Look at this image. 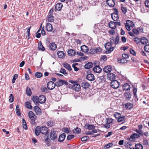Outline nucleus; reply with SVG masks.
Returning <instances> with one entry per match:
<instances>
[{
    "instance_id": "1",
    "label": "nucleus",
    "mask_w": 149,
    "mask_h": 149,
    "mask_svg": "<svg viewBox=\"0 0 149 149\" xmlns=\"http://www.w3.org/2000/svg\"><path fill=\"white\" fill-rule=\"evenodd\" d=\"M113 45L109 42H107L104 45V47L107 50L106 51V54L110 53L114 49V47Z\"/></svg>"
},
{
    "instance_id": "2",
    "label": "nucleus",
    "mask_w": 149,
    "mask_h": 149,
    "mask_svg": "<svg viewBox=\"0 0 149 149\" xmlns=\"http://www.w3.org/2000/svg\"><path fill=\"white\" fill-rule=\"evenodd\" d=\"M28 116L31 119V123L32 125L34 124L35 123V120L36 119V116L32 111H31L29 112Z\"/></svg>"
},
{
    "instance_id": "3",
    "label": "nucleus",
    "mask_w": 149,
    "mask_h": 149,
    "mask_svg": "<svg viewBox=\"0 0 149 149\" xmlns=\"http://www.w3.org/2000/svg\"><path fill=\"white\" fill-rule=\"evenodd\" d=\"M119 41V38L118 35L116 37H112L110 40V42L113 45L115 46L118 44Z\"/></svg>"
},
{
    "instance_id": "4",
    "label": "nucleus",
    "mask_w": 149,
    "mask_h": 149,
    "mask_svg": "<svg viewBox=\"0 0 149 149\" xmlns=\"http://www.w3.org/2000/svg\"><path fill=\"white\" fill-rule=\"evenodd\" d=\"M114 12L111 14V16L113 19L115 21L118 20L119 19V17L118 15V11L116 9H114Z\"/></svg>"
},
{
    "instance_id": "5",
    "label": "nucleus",
    "mask_w": 149,
    "mask_h": 149,
    "mask_svg": "<svg viewBox=\"0 0 149 149\" xmlns=\"http://www.w3.org/2000/svg\"><path fill=\"white\" fill-rule=\"evenodd\" d=\"M128 55L127 54H123L122 55V58L120 60H118V61L119 62L124 63H126L127 62V59L128 58Z\"/></svg>"
},
{
    "instance_id": "6",
    "label": "nucleus",
    "mask_w": 149,
    "mask_h": 149,
    "mask_svg": "<svg viewBox=\"0 0 149 149\" xmlns=\"http://www.w3.org/2000/svg\"><path fill=\"white\" fill-rule=\"evenodd\" d=\"M50 138L53 141H54L57 139V135L56 131L54 129L51 130L50 133Z\"/></svg>"
},
{
    "instance_id": "7",
    "label": "nucleus",
    "mask_w": 149,
    "mask_h": 149,
    "mask_svg": "<svg viewBox=\"0 0 149 149\" xmlns=\"http://www.w3.org/2000/svg\"><path fill=\"white\" fill-rule=\"evenodd\" d=\"M111 85L113 88H117L119 87V83L118 81L115 80L111 81Z\"/></svg>"
},
{
    "instance_id": "8",
    "label": "nucleus",
    "mask_w": 149,
    "mask_h": 149,
    "mask_svg": "<svg viewBox=\"0 0 149 149\" xmlns=\"http://www.w3.org/2000/svg\"><path fill=\"white\" fill-rule=\"evenodd\" d=\"M56 86V84L52 81H50L48 82L47 85V88L50 90L54 88Z\"/></svg>"
},
{
    "instance_id": "9",
    "label": "nucleus",
    "mask_w": 149,
    "mask_h": 149,
    "mask_svg": "<svg viewBox=\"0 0 149 149\" xmlns=\"http://www.w3.org/2000/svg\"><path fill=\"white\" fill-rule=\"evenodd\" d=\"M67 85L68 84V82L64 80L60 79L56 82V86L58 87H60L62 86L63 84Z\"/></svg>"
},
{
    "instance_id": "10",
    "label": "nucleus",
    "mask_w": 149,
    "mask_h": 149,
    "mask_svg": "<svg viewBox=\"0 0 149 149\" xmlns=\"http://www.w3.org/2000/svg\"><path fill=\"white\" fill-rule=\"evenodd\" d=\"M33 109L37 115H40L41 114V110L38 106H36L34 107Z\"/></svg>"
},
{
    "instance_id": "11",
    "label": "nucleus",
    "mask_w": 149,
    "mask_h": 149,
    "mask_svg": "<svg viewBox=\"0 0 149 149\" xmlns=\"http://www.w3.org/2000/svg\"><path fill=\"white\" fill-rule=\"evenodd\" d=\"M41 133L44 134H46L48 132V128L45 126H42L40 127Z\"/></svg>"
},
{
    "instance_id": "12",
    "label": "nucleus",
    "mask_w": 149,
    "mask_h": 149,
    "mask_svg": "<svg viewBox=\"0 0 149 149\" xmlns=\"http://www.w3.org/2000/svg\"><path fill=\"white\" fill-rule=\"evenodd\" d=\"M107 78L111 81H112L115 80L116 76L113 73H109L107 74Z\"/></svg>"
},
{
    "instance_id": "13",
    "label": "nucleus",
    "mask_w": 149,
    "mask_h": 149,
    "mask_svg": "<svg viewBox=\"0 0 149 149\" xmlns=\"http://www.w3.org/2000/svg\"><path fill=\"white\" fill-rule=\"evenodd\" d=\"M39 103L40 104L44 103L46 100V98L45 96L43 95H41L38 97Z\"/></svg>"
},
{
    "instance_id": "14",
    "label": "nucleus",
    "mask_w": 149,
    "mask_h": 149,
    "mask_svg": "<svg viewBox=\"0 0 149 149\" xmlns=\"http://www.w3.org/2000/svg\"><path fill=\"white\" fill-rule=\"evenodd\" d=\"M86 78L87 79L91 81H94L95 79L93 74L91 73L88 74Z\"/></svg>"
},
{
    "instance_id": "15",
    "label": "nucleus",
    "mask_w": 149,
    "mask_h": 149,
    "mask_svg": "<svg viewBox=\"0 0 149 149\" xmlns=\"http://www.w3.org/2000/svg\"><path fill=\"white\" fill-rule=\"evenodd\" d=\"M111 70L112 68L110 66H107L103 69L104 71L107 73H110Z\"/></svg>"
},
{
    "instance_id": "16",
    "label": "nucleus",
    "mask_w": 149,
    "mask_h": 149,
    "mask_svg": "<svg viewBox=\"0 0 149 149\" xmlns=\"http://www.w3.org/2000/svg\"><path fill=\"white\" fill-rule=\"evenodd\" d=\"M93 70L95 72L100 73L101 72L102 69L99 66L96 65L93 68Z\"/></svg>"
},
{
    "instance_id": "17",
    "label": "nucleus",
    "mask_w": 149,
    "mask_h": 149,
    "mask_svg": "<svg viewBox=\"0 0 149 149\" xmlns=\"http://www.w3.org/2000/svg\"><path fill=\"white\" fill-rule=\"evenodd\" d=\"M123 89L125 91H129L130 90V86L129 84L126 83L123 85Z\"/></svg>"
},
{
    "instance_id": "18",
    "label": "nucleus",
    "mask_w": 149,
    "mask_h": 149,
    "mask_svg": "<svg viewBox=\"0 0 149 149\" xmlns=\"http://www.w3.org/2000/svg\"><path fill=\"white\" fill-rule=\"evenodd\" d=\"M106 3L110 7H113L115 4V2L113 0H107Z\"/></svg>"
},
{
    "instance_id": "19",
    "label": "nucleus",
    "mask_w": 149,
    "mask_h": 149,
    "mask_svg": "<svg viewBox=\"0 0 149 149\" xmlns=\"http://www.w3.org/2000/svg\"><path fill=\"white\" fill-rule=\"evenodd\" d=\"M72 88L75 91H79L80 90V86L79 84H75L73 85Z\"/></svg>"
},
{
    "instance_id": "20",
    "label": "nucleus",
    "mask_w": 149,
    "mask_h": 149,
    "mask_svg": "<svg viewBox=\"0 0 149 149\" xmlns=\"http://www.w3.org/2000/svg\"><path fill=\"white\" fill-rule=\"evenodd\" d=\"M66 135L65 133H63L61 134L58 139V141L60 142H63L65 139Z\"/></svg>"
},
{
    "instance_id": "21",
    "label": "nucleus",
    "mask_w": 149,
    "mask_h": 149,
    "mask_svg": "<svg viewBox=\"0 0 149 149\" xmlns=\"http://www.w3.org/2000/svg\"><path fill=\"white\" fill-rule=\"evenodd\" d=\"M85 128L89 130H92L94 129L95 126L93 125L85 124L84 126Z\"/></svg>"
},
{
    "instance_id": "22",
    "label": "nucleus",
    "mask_w": 149,
    "mask_h": 149,
    "mask_svg": "<svg viewBox=\"0 0 149 149\" xmlns=\"http://www.w3.org/2000/svg\"><path fill=\"white\" fill-rule=\"evenodd\" d=\"M57 48L56 44L54 43H50L49 45V49L51 50H55Z\"/></svg>"
},
{
    "instance_id": "23",
    "label": "nucleus",
    "mask_w": 149,
    "mask_h": 149,
    "mask_svg": "<svg viewBox=\"0 0 149 149\" xmlns=\"http://www.w3.org/2000/svg\"><path fill=\"white\" fill-rule=\"evenodd\" d=\"M46 29L47 31H51L52 29V26L49 23H47L46 25Z\"/></svg>"
},
{
    "instance_id": "24",
    "label": "nucleus",
    "mask_w": 149,
    "mask_h": 149,
    "mask_svg": "<svg viewBox=\"0 0 149 149\" xmlns=\"http://www.w3.org/2000/svg\"><path fill=\"white\" fill-rule=\"evenodd\" d=\"M81 50L84 52H87L88 51V48L87 46L85 45H83L81 47Z\"/></svg>"
},
{
    "instance_id": "25",
    "label": "nucleus",
    "mask_w": 149,
    "mask_h": 149,
    "mask_svg": "<svg viewBox=\"0 0 149 149\" xmlns=\"http://www.w3.org/2000/svg\"><path fill=\"white\" fill-rule=\"evenodd\" d=\"M90 84L87 82L84 81L81 83V86L84 88H87L90 86Z\"/></svg>"
},
{
    "instance_id": "26",
    "label": "nucleus",
    "mask_w": 149,
    "mask_h": 149,
    "mask_svg": "<svg viewBox=\"0 0 149 149\" xmlns=\"http://www.w3.org/2000/svg\"><path fill=\"white\" fill-rule=\"evenodd\" d=\"M32 100L35 104L36 105L38 104V96H33L32 97Z\"/></svg>"
},
{
    "instance_id": "27",
    "label": "nucleus",
    "mask_w": 149,
    "mask_h": 149,
    "mask_svg": "<svg viewBox=\"0 0 149 149\" xmlns=\"http://www.w3.org/2000/svg\"><path fill=\"white\" fill-rule=\"evenodd\" d=\"M140 43L143 44H145L148 42V40L144 37H142L140 39Z\"/></svg>"
},
{
    "instance_id": "28",
    "label": "nucleus",
    "mask_w": 149,
    "mask_h": 149,
    "mask_svg": "<svg viewBox=\"0 0 149 149\" xmlns=\"http://www.w3.org/2000/svg\"><path fill=\"white\" fill-rule=\"evenodd\" d=\"M140 136V135L136 133H134L132 134L130 137V138L129 139V140L131 141L132 140H131L132 139H135L139 137Z\"/></svg>"
},
{
    "instance_id": "29",
    "label": "nucleus",
    "mask_w": 149,
    "mask_h": 149,
    "mask_svg": "<svg viewBox=\"0 0 149 149\" xmlns=\"http://www.w3.org/2000/svg\"><path fill=\"white\" fill-rule=\"evenodd\" d=\"M58 56L60 58H63L65 56V53L62 51H58L57 52Z\"/></svg>"
},
{
    "instance_id": "30",
    "label": "nucleus",
    "mask_w": 149,
    "mask_h": 149,
    "mask_svg": "<svg viewBox=\"0 0 149 149\" xmlns=\"http://www.w3.org/2000/svg\"><path fill=\"white\" fill-rule=\"evenodd\" d=\"M109 27L112 29H115L116 27V25L115 22H111L109 24Z\"/></svg>"
},
{
    "instance_id": "31",
    "label": "nucleus",
    "mask_w": 149,
    "mask_h": 149,
    "mask_svg": "<svg viewBox=\"0 0 149 149\" xmlns=\"http://www.w3.org/2000/svg\"><path fill=\"white\" fill-rule=\"evenodd\" d=\"M68 55L71 56H74L76 54V52L75 50L72 49L69 50L68 51Z\"/></svg>"
},
{
    "instance_id": "32",
    "label": "nucleus",
    "mask_w": 149,
    "mask_h": 149,
    "mask_svg": "<svg viewBox=\"0 0 149 149\" xmlns=\"http://www.w3.org/2000/svg\"><path fill=\"white\" fill-rule=\"evenodd\" d=\"M63 67L68 70L71 71L72 68L70 65L68 63H64L63 64Z\"/></svg>"
},
{
    "instance_id": "33",
    "label": "nucleus",
    "mask_w": 149,
    "mask_h": 149,
    "mask_svg": "<svg viewBox=\"0 0 149 149\" xmlns=\"http://www.w3.org/2000/svg\"><path fill=\"white\" fill-rule=\"evenodd\" d=\"M25 105L26 107L30 109H32V107L30 102L28 101L26 102L25 103Z\"/></svg>"
},
{
    "instance_id": "34",
    "label": "nucleus",
    "mask_w": 149,
    "mask_h": 149,
    "mask_svg": "<svg viewBox=\"0 0 149 149\" xmlns=\"http://www.w3.org/2000/svg\"><path fill=\"white\" fill-rule=\"evenodd\" d=\"M125 107L128 109H130L133 107V105L130 103L127 102L125 104Z\"/></svg>"
},
{
    "instance_id": "35",
    "label": "nucleus",
    "mask_w": 149,
    "mask_h": 149,
    "mask_svg": "<svg viewBox=\"0 0 149 149\" xmlns=\"http://www.w3.org/2000/svg\"><path fill=\"white\" fill-rule=\"evenodd\" d=\"M63 6V5L61 3H58L55 6L56 9L58 10H61Z\"/></svg>"
},
{
    "instance_id": "36",
    "label": "nucleus",
    "mask_w": 149,
    "mask_h": 149,
    "mask_svg": "<svg viewBox=\"0 0 149 149\" xmlns=\"http://www.w3.org/2000/svg\"><path fill=\"white\" fill-rule=\"evenodd\" d=\"M35 132L36 135L38 136L41 133L40 127H37L35 129Z\"/></svg>"
},
{
    "instance_id": "37",
    "label": "nucleus",
    "mask_w": 149,
    "mask_h": 149,
    "mask_svg": "<svg viewBox=\"0 0 149 149\" xmlns=\"http://www.w3.org/2000/svg\"><path fill=\"white\" fill-rule=\"evenodd\" d=\"M93 66V64L91 62H89L85 64L84 67L86 69H89L91 68Z\"/></svg>"
},
{
    "instance_id": "38",
    "label": "nucleus",
    "mask_w": 149,
    "mask_h": 149,
    "mask_svg": "<svg viewBox=\"0 0 149 149\" xmlns=\"http://www.w3.org/2000/svg\"><path fill=\"white\" fill-rule=\"evenodd\" d=\"M54 20V17L52 14L49 15L47 19L48 22H52Z\"/></svg>"
},
{
    "instance_id": "39",
    "label": "nucleus",
    "mask_w": 149,
    "mask_h": 149,
    "mask_svg": "<svg viewBox=\"0 0 149 149\" xmlns=\"http://www.w3.org/2000/svg\"><path fill=\"white\" fill-rule=\"evenodd\" d=\"M38 48L39 50L42 51H44L45 50V48L42 45L41 42L40 43V42L38 43Z\"/></svg>"
},
{
    "instance_id": "40",
    "label": "nucleus",
    "mask_w": 149,
    "mask_h": 149,
    "mask_svg": "<svg viewBox=\"0 0 149 149\" xmlns=\"http://www.w3.org/2000/svg\"><path fill=\"white\" fill-rule=\"evenodd\" d=\"M73 132L74 133L79 134L81 132V130L80 128L77 127L73 130Z\"/></svg>"
},
{
    "instance_id": "41",
    "label": "nucleus",
    "mask_w": 149,
    "mask_h": 149,
    "mask_svg": "<svg viewBox=\"0 0 149 149\" xmlns=\"http://www.w3.org/2000/svg\"><path fill=\"white\" fill-rule=\"evenodd\" d=\"M16 112L18 116H20L21 113L19 111V106L17 105L16 108Z\"/></svg>"
},
{
    "instance_id": "42",
    "label": "nucleus",
    "mask_w": 149,
    "mask_h": 149,
    "mask_svg": "<svg viewBox=\"0 0 149 149\" xmlns=\"http://www.w3.org/2000/svg\"><path fill=\"white\" fill-rule=\"evenodd\" d=\"M132 144L130 142H125V146L127 148H129L131 147L132 146Z\"/></svg>"
},
{
    "instance_id": "43",
    "label": "nucleus",
    "mask_w": 149,
    "mask_h": 149,
    "mask_svg": "<svg viewBox=\"0 0 149 149\" xmlns=\"http://www.w3.org/2000/svg\"><path fill=\"white\" fill-rule=\"evenodd\" d=\"M133 40L136 44L140 43V41H141L140 39L139 38H134L133 39Z\"/></svg>"
},
{
    "instance_id": "44",
    "label": "nucleus",
    "mask_w": 149,
    "mask_h": 149,
    "mask_svg": "<svg viewBox=\"0 0 149 149\" xmlns=\"http://www.w3.org/2000/svg\"><path fill=\"white\" fill-rule=\"evenodd\" d=\"M136 149H143V147L142 145L140 143L136 144L135 145Z\"/></svg>"
},
{
    "instance_id": "45",
    "label": "nucleus",
    "mask_w": 149,
    "mask_h": 149,
    "mask_svg": "<svg viewBox=\"0 0 149 149\" xmlns=\"http://www.w3.org/2000/svg\"><path fill=\"white\" fill-rule=\"evenodd\" d=\"M26 91L27 95L30 96L31 95V92L29 87H27L26 89Z\"/></svg>"
},
{
    "instance_id": "46",
    "label": "nucleus",
    "mask_w": 149,
    "mask_h": 149,
    "mask_svg": "<svg viewBox=\"0 0 149 149\" xmlns=\"http://www.w3.org/2000/svg\"><path fill=\"white\" fill-rule=\"evenodd\" d=\"M23 127L25 130H26L27 127L26 125V123L25 120L24 119L22 120Z\"/></svg>"
},
{
    "instance_id": "47",
    "label": "nucleus",
    "mask_w": 149,
    "mask_h": 149,
    "mask_svg": "<svg viewBox=\"0 0 149 149\" xmlns=\"http://www.w3.org/2000/svg\"><path fill=\"white\" fill-rule=\"evenodd\" d=\"M35 76L37 78H40L42 76V74L41 72H36L35 73Z\"/></svg>"
},
{
    "instance_id": "48",
    "label": "nucleus",
    "mask_w": 149,
    "mask_h": 149,
    "mask_svg": "<svg viewBox=\"0 0 149 149\" xmlns=\"http://www.w3.org/2000/svg\"><path fill=\"white\" fill-rule=\"evenodd\" d=\"M113 145V144L112 143H110L104 146V148L105 149L109 148L110 147H111Z\"/></svg>"
},
{
    "instance_id": "49",
    "label": "nucleus",
    "mask_w": 149,
    "mask_h": 149,
    "mask_svg": "<svg viewBox=\"0 0 149 149\" xmlns=\"http://www.w3.org/2000/svg\"><path fill=\"white\" fill-rule=\"evenodd\" d=\"M53 122L51 121H48L47 122V125L49 127H51L53 126Z\"/></svg>"
},
{
    "instance_id": "50",
    "label": "nucleus",
    "mask_w": 149,
    "mask_h": 149,
    "mask_svg": "<svg viewBox=\"0 0 149 149\" xmlns=\"http://www.w3.org/2000/svg\"><path fill=\"white\" fill-rule=\"evenodd\" d=\"M17 77L18 75L17 74H15L14 75L12 80V83L13 84L15 82V80L17 78Z\"/></svg>"
},
{
    "instance_id": "51",
    "label": "nucleus",
    "mask_w": 149,
    "mask_h": 149,
    "mask_svg": "<svg viewBox=\"0 0 149 149\" xmlns=\"http://www.w3.org/2000/svg\"><path fill=\"white\" fill-rule=\"evenodd\" d=\"M9 101L10 102H12L14 101V96L13 94H10L9 96Z\"/></svg>"
},
{
    "instance_id": "52",
    "label": "nucleus",
    "mask_w": 149,
    "mask_h": 149,
    "mask_svg": "<svg viewBox=\"0 0 149 149\" xmlns=\"http://www.w3.org/2000/svg\"><path fill=\"white\" fill-rule=\"evenodd\" d=\"M89 139V138L88 136H86L82 137L81 139V140L82 141H84L87 140Z\"/></svg>"
},
{
    "instance_id": "53",
    "label": "nucleus",
    "mask_w": 149,
    "mask_h": 149,
    "mask_svg": "<svg viewBox=\"0 0 149 149\" xmlns=\"http://www.w3.org/2000/svg\"><path fill=\"white\" fill-rule=\"evenodd\" d=\"M125 96L127 99H130L131 98V95L129 93H125Z\"/></svg>"
},
{
    "instance_id": "54",
    "label": "nucleus",
    "mask_w": 149,
    "mask_h": 149,
    "mask_svg": "<svg viewBox=\"0 0 149 149\" xmlns=\"http://www.w3.org/2000/svg\"><path fill=\"white\" fill-rule=\"evenodd\" d=\"M121 9L122 12L124 14H125L127 12V8L125 7L122 6L121 8Z\"/></svg>"
},
{
    "instance_id": "55",
    "label": "nucleus",
    "mask_w": 149,
    "mask_h": 149,
    "mask_svg": "<svg viewBox=\"0 0 149 149\" xmlns=\"http://www.w3.org/2000/svg\"><path fill=\"white\" fill-rule=\"evenodd\" d=\"M89 53L92 54H95V48H91L89 49Z\"/></svg>"
},
{
    "instance_id": "56",
    "label": "nucleus",
    "mask_w": 149,
    "mask_h": 149,
    "mask_svg": "<svg viewBox=\"0 0 149 149\" xmlns=\"http://www.w3.org/2000/svg\"><path fill=\"white\" fill-rule=\"evenodd\" d=\"M60 72L66 75L68 73L66 72V70L64 69L61 68L60 70Z\"/></svg>"
},
{
    "instance_id": "57",
    "label": "nucleus",
    "mask_w": 149,
    "mask_h": 149,
    "mask_svg": "<svg viewBox=\"0 0 149 149\" xmlns=\"http://www.w3.org/2000/svg\"><path fill=\"white\" fill-rule=\"evenodd\" d=\"M125 26L126 29L128 31H130V30L131 28L130 26L129 25V24L128 23H127V22L126 23H125Z\"/></svg>"
},
{
    "instance_id": "58",
    "label": "nucleus",
    "mask_w": 149,
    "mask_h": 149,
    "mask_svg": "<svg viewBox=\"0 0 149 149\" xmlns=\"http://www.w3.org/2000/svg\"><path fill=\"white\" fill-rule=\"evenodd\" d=\"M145 50L147 52H149V45H146L144 47Z\"/></svg>"
},
{
    "instance_id": "59",
    "label": "nucleus",
    "mask_w": 149,
    "mask_h": 149,
    "mask_svg": "<svg viewBox=\"0 0 149 149\" xmlns=\"http://www.w3.org/2000/svg\"><path fill=\"white\" fill-rule=\"evenodd\" d=\"M114 116L116 118L118 119L120 116H121V114L118 113L116 112L114 114Z\"/></svg>"
},
{
    "instance_id": "60",
    "label": "nucleus",
    "mask_w": 149,
    "mask_h": 149,
    "mask_svg": "<svg viewBox=\"0 0 149 149\" xmlns=\"http://www.w3.org/2000/svg\"><path fill=\"white\" fill-rule=\"evenodd\" d=\"M74 135L72 134L68 135L67 138V140H70L74 138Z\"/></svg>"
},
{
    "instance_id": "61",
    "label": "nucleus",
    "mask_w": 149,
    "mask_h": 149,
    "mask_svg": "<svg viewBox=\"0 0 149 149\" xmlns=\"http://www.w3.org/2000/svg\"><path fill=\"white\" fill-rule=\"evenodd\" d=\"M125 116H120L118 119V122H121L123 121L125 119Z\"/></svg>"
},
{
    "instance_id": "62",
    "label": "nucleus",
    "mask_w": 149,
    "mask_h": 149,
    "mask_svg": "<svg viewBox=\"0 0 149 149\" xmlns=\"http://www.w3.org/2000/svg\"><path fill=\"white\" fill-rule=\"evenodd\" d=\"M96 54L98 52H100L102 51V49L100 47H97L95 48Z\"/></svg>"
},
{
    "instance_id": "63",
    "label": "nucleus",
    "mask_w": 149,
    "mask_h": 149,
    "mask_svg": "<svg viewBox=\"0 0 149 149\" xmlns=\"http://www.w3.org/2000/svg\"><path fill=\"white\" fill-rule=\"evenodd\" d=\"M113 120L112 118H108L107 119V123L110 124L112 123Z\"/></svg>"
},
{
    "instance_id": "64",
    "label": "nucleus",
    "mask_w": 149,
    "mask_h": 149,
    "mask_svg": "<svg viewBox=\"0 0 149 149\" xmlns=\"http://www.w3.org/2000/svg\"><path fill=\"white\" fill-rule=\"evenodd\" d=\"M132 32L134 34L138 35L139 34V31L138 30L135 29H133L132 30Z\"/></svg>"
}]
</instances>
